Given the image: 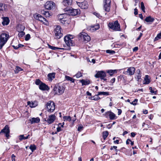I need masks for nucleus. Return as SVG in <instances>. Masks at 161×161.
<instances>
[{
    "label": "nucleus",
    "instance_id": "1",
    "mask_svg": "<svg viewBox=\"0 0 161 161\" xmlns=\"http://www.w3.org/2000/svg\"><path fill=\"white\" fill-rule=\"evenodd\" d=\"M74 38V36L71 35H69L65 36L64 38V41L67 46V48H61L58 47H53L49 45L50 48L54 50H57L58 49H67L70 50V47L73 45V41L72 40Z\"/></svg>",
    "mask_w": 161,
    "mask_h": 161
},
{
    "label": "nucleus",
    "instance_id": "2",
    "mask_svg": "<svg viewBox=\"0 0 161 161\" xmlns=\"http://www.w3.org/2000/svg\"><path fill=\"white\" fill-rule=\"evenodd\" d=\"M58 20L61 23L67 25L69 23L68 19L69 18V15L67 13L63 14H59L57 16Z\"/></svg>",
    "mask_w": 161,
    "mask_h": 161
},
{
    "label": "nucleus",
    "instance_id": "3",
    "mask_svg": "<svg viewBox=\"0 0 161 161\" xmlns=\"http://www.w3.org/2000/svg\"><path fill=\"white\" fill-rule=\"evenodd\" d=\"M9 37L8 34L6 33H3L0 35V49L6 44Z\"/></svg>",
    "mask_w": 161,
    "mask_h": 161
},
{
    "label": "nucleus",
    "instance_id": "4",
    "mask_svg": "<svg viewBox=\"0 0 161 161\" xmlns=\"http://www.w3.org/2000/svg\"><path fill=\"white\" fill-rule=\"evenodd\" d=\"M65 89V87L63 85L58 84L56 85L54 87L53 90L55 94L59 95L64 93Z\"/></svg>",
    "mask_w": 161,
    "mask_h": 161
},
{
    "label": "nucleus",
    "instance_id": "5",
    "mask_svg": "<svg viewBox=\"0 0 161 161\" xmlns=\"http://www.w3.org/2000/svg\"><path fill=\"white\" fill-rule=\"evenodd\" d=\"M108 26L110 28L114 31H121L120 24L117 20L114 22L109 23Z\"/></svg>",
    "mask_w": 161,
    "mask_h": 161
},
{
    "label": "nucleus",
    "instance_id": "6",
    "mask_svg": "<svg viewBox=\"0 0 161 161\" xmlns=\"http://www.w3.org/2000/svg\"><path fill=\"white\" fill-rule=\"evenodd\" d=\"M54 32L55 34L54 38L56 39H60L63 36V34L62 32V29L59 25H57L54 29Z\"/></svg>",
    "mask_w": 161,
    "mask_h": 161
},
{
    "label": "nucleus",
    "instance_id": "7",
    "mask_svg": "<svg viewBox=\"0 0 161 161\" xmlns=\"http://www.w3.org/2000/svg\"><path fill=\"white\" fill-rule=\"evenodd\" d=\"M45 106L47 111L49 112H53L55 109V104L51 101H49L47 103Z\"/></svg>",
    "mask_w": 161,
    "mask_h": 161
},
{
    "label": "nucleus",
    "instance_id": "8",
    "mask_svg": "<svg viewBox=\"0 0 161 161\" xmlns=\"http://www.w3.org/2000/svg\"><path fill=\"white\" fill-rule=\"evenodd\" d=\"M67 14L72 16H75L80 13V10L78 9H74L73 8H69V9H66Z\"/></svg>",
    "mask_w": 161,
    "mask_h": 161
},
{
    "label": "nucleus",
    "instance_id": "9",
    "mask_svg": "<svg viewBox=\"0 0 161 161\" xmlns=\"http://www.w3.org/2000/svg\"><path fill=\"white\" fill-rule=\"evenodd\" d=\"M78 37L86 42L89 41L91 39L90 36L88 35L87 34L84 32L80 33L78 35Z\"/></svg>",
    "mask_w": 161,
    "mask_h": 161
},
{
    "label": "nucleus",
    "instance_id": "10",
    "mask_svg": "<svg viewBox=\"0 0 161 161\" xmlns=\"http://www.w3.org/2000/svg\"><path fill=\"white\" fill-rule=\"evenodd\" d=\"M103 9L107 12H109L111 8V0H104Z\"/></svg>",
    "mask_w": 161,
    "mask_h": 161
},
{
    "label": "nucleus",
    "instance_id": "11",
    "mask_svg": "<svg viewBox=\"0 0 161 161\" xmlns=\"http://www.w3.org/2000/svg\"><path fill=\"white\" fill-rule=\"evenodd\" d=\"M34 18L37 20H38L42 22L43 23L46 25H49V22L45 18H43L42 15L40 14H37L35 15Z\"/></svg>",
    "mask_w": 161,
    "mask_h": 161
},
{
    "label": "nucleus",
    "instance_id": "12",
    "mask_svg": "<svg viewBox=\"0 0 161 161\" xmlns=\"http://www.w3.org/2000/svg\"><path fill=\"white\" fill-rule=\"evenodd\" d=\"M135 71V69L134 67H130L128 68L127 70L124 71L123 73L125 75H131L134 74Z\"/></svg>",
    "mask_w": 161,
    "mask_h": 161
},
{
    "label": "nucleus",
    "instance_id": "13",
    "mask_svg": "<svg viewBox=\"0 0 161 161\" xmlns=\"http://www.w3.org/2000/svg\"><path fill=\"white\" fill-rule=\"evenodd\" d=\"M56 118L55 114L50 115L48 116L47 119H45V121L48 125H49L54 122L56 119Z\"/></svg>",
    "mask_w": 161,
    "mask_h": 161
},
{
    "label": "nucleus",
    "instance_id": "14",
    "mask_svg": "<svg viewBox=\"0 0 161 161\" xmlns=\"http://www.w3.org/2000/svg\"><path fill=\"white\" fill-rule=\"evenodd\" d=\"M3 133L5 134V136L7 138H8L9 136L10 130L9 127L8 125H6L4 128L1 130L0 134Z\"/></svg>",
    "mask_w": 161,
    "mask_h": 161
},
{
    "label": "nucleus",
    "instance_id": "15",
    "mask_svg": "<svg viewBox=\"0 0 161 161\" xmlns=\"http://www.w3.org/2000/svg\"><path fill=\"white\" fill-rule=\"evenodd\" d=\"M105 116L107 118L109 117L111 120H113L116 119L115 114L111 111L107 112L105 114Z\"/></svg>",
    "mask_w": 161,
    "mask_h": 161
},
{
    "label": "nucleus",
    "instance_id": "16",
    "mask_svg": "<svg viewBox=\"0 0 161 161\" xmlns=\"http://www.w3.org/2000/svg\"><path fill=\"white\" fill-rule=\"evenodd\" d=\"M55 4L52 1H47L45 5V7L47 9H51L54 7Z\"/></svg>",
    "mask_w": 161,
    "mask_h": 161
},
{
    "label": "nucleus",
    "instance_id": "17",
    "mask_svg": "<svg viewBox=\"0 0 161 161\" xmlns=\"http://www.w3.org/2000/svg\"><path fill=\"white\" fill-rule=\"evenodd\" d=\"M106 73L103 71H98L95 75V77L97 78H100L101 79H103V77H106Z\"/></svg>",
    "mask_w": 161,
    "mask_h": 161
},
{
    "label": "nucleus",
    "instance_id": "18",
    "mask_svg": "<svg viewBox=\"0 0 161 161\" xmlns=\"http://www.w3.org/2000/svg\"><path fill=\"white\" fill-rule=\"evenodd\" d=\"M76 3L82 9H85L88 8V4L86 1L81 3L76 2Z\"/></svg>",
    "mask_w": 161,
    "mask_h": 161
},
{
    "label": "nucleus",
    "instance_id": "19",
    "mask_svg": "<svg viewBox=\"0 0 161 161\" xmlns=\"http://www.w3.org/2000/svg\"><path fill=\"white\" fill-rule=\"evenodd\" d=\"M72 0H64L63 4L65 7H69L72 4Z\"/></svg>",
    "mask_w": 161,
    "mask_h": 161
},
{
    "label": "nucleus",
    "instance_id": "20",
    "mask_svg": "<svg viewBox=\"0 0 161 161\" xmlns=\"http://www.w3.org/2000/svg\"><path fill=\"white\" fill-rule=\"evenodd\" d=\"M2 19H3L2 23L3 25H8L9 22V20L8 17H2Z\"/></svg>",
    "mask_w": 161,
    "mask_h": 161
},
{
    "label": "nucleus",
    "instance_id": "21",
    "mask_svg": "<svg viewBox=\"0 0 161 161\" xmlns=\"http://www.w3.org/2000/svg\"><path fill=\"white\" fill-rule=\"evenodd\" d=\"M39 88L40 90H47L48 89V86L42 82L39 85Z\"/></svg>",
    "mask_w": 161,
    "mask_h": 161
},
{
    "label": "nucleus",
    "instance_id": "22",
    "mask_svg": "<svg viewBox=\"0 0 161 161\" xmlns=\"http://www.w3.org/2000/svg\"><path fill=\"white\" fill-rule=\"evenodd\" d=\"M27 104L31 108H33L36 107L38 105V103L36 101L31 102L28 101L27 102Z\"/></svg>",
    "mask_w": 161,
    "mask_h": 161
},
{
    "label": "nucleus",
    "instance_id": "23",
    "mask_svg": "<svg viewBox=\"0 0 161 161\" xmlns=\"http://www.w3.org/2000/svg\"><path fill=\"white\" fill-rule=\"evenodd\" d=\"M145 20L147 22L149 23V24H151L154 20V19L152 18L150 16H149L147 17L145 19Z\"/></svg>",
    "mask_w": 161,
    "mask_h": 161
},
{
    "label": "nucleus",
    "instance_id": "24",
    "mask_svg": "<svg viewBox=\"0 0 161 161\" xmlns=\"http://www.w3.org/2000/svg\"><path fill=\"white\" fill-rule=\"evenodd\" d=\"M99 28V25H97L96 26H92L88 28L89 31L91 32H94L98 30Z\"/></svg>",
    "mask_w": 161,
    "mask_h": 161
},
{
    "label": "nucleus",
    "instance_id": "25",
    "mask_svg": "<svg viewBox=\"0 0 161 161\" xmlns=\"http://www.w3.org/2000/svg\"><path fill=\"white\" fill-rule=\"evenodd\" d=\"M30 121L31 122V124H33L35 123H38L40 121V119L38 117L36 118H32L31 119H30Z\"/></svg>",
    "mask_w": 161,
    "mask_h": 161
},
{
    "label": "nucleus",
    "instance_id": "26",
    "mask_svg": "<svg viewBox=\"0 0 161 161\" xmlns=\"http://www.w3.org/2000/svg\"><path fill=\"white\" fill-rule=\"evenodd\" d=\"M55 73H53L49 74L47 75V77L49 80L52 81L53 79L55 78Z\"/></svg>",
    "mask_w": 161,
    "mask_h": 161
},
{
    "label": "nucleus",
    "instance_id": "27",
    "mask_svg": "<svg viewBox=\"0 0 161 161\" xmlns=\"http://www.w3.org/2000/svg\"><path fill=\"white\" fill-rule=\"evenodd\" d=\"M117 70L116 69H110L108 70L107 71V72L109 73V75L111 76H112L115 73H116L117 72Z\"/></svg>",
    "mask_w": 161,
    "mask_h": 161
},
{
    "label": "nucleus",
    "instance_id": "28",
    "mask_svg": "<svg viewBox=\"0 0 161 161\" xmlns=\"http://www.w3.org/2000/svg\"><path fill=\"white\" fill-rule=\"evenodd\" d=\"M30 137V135H28L26 136H24V135H20L19 136V140L20 141H22L23 140H25L28 139Z\"/></svg>",
    "mask_w": 161,
    "mask_h": 161
},
{
    "label": "nucleus",
    "instance_id": "29",
    "mask_svg": "<svg viewBox=\"0 0 161 161\" xmlns=\"http://www.w3.org/2000/svg\"><path fill=\"white\" fill-rule=\"evenodd\" d=\"M149 90H150V92L152 93H153L155 95L157 93V91L155 88H153L151 87L149 88Z\"/></svg>",
    "mask_w": 161,
    "mask_h": 161
},
{
    "label": "nucleus",
    "instance_id": "30",
    "mask_svg": "<svg viewBox=\"0 0 161 161\" xmlns=\"http://www.w3.org/2000/svg\"><path fill=\"white\" fill-rule=\"evenodd\" d=\"M144 81L145 82L144 84H148L150 82V80L149 79V76L148 75H145Z\"/></svg>",
    "mask_w": 161,
    "mask_h": 161
},
{
    "label": "nucleus",
    "instance_id": "31",
    "mask_svg": "<svg viewBox=\"0 0 161 161\" xmlns=\"http://www.w3.org/2000/svg\"><path fill=\"white\" fill-rule=\"evenodd\" d=\"M81 82V83L82 85H88L90 83V81L89 80H80Z\"/></svg>",
    "mask_w": 161,
    "mask_h": 161
},
{
    "label": "nucleus",
    "instance_id": "32",
    "mask_svg": "<svg viewBox=\"0 0 161 161\" xmlns=\"http://www.w3.org/2000/svg\"><path fill=\"white\" fill-rule=\"evenodd\" d=\"M108 135V131H105L103 132V137L104 140H105Z\"/></svg>",
    "mask_w": 161,
    "mask_h": 161
},
{
    "label": "nucleus",
    "instance_id": "33",
    "mask_svg": "<svg viewBox=\"0 0 161 161\" xmlns=\"http://www.w3.org/2000/svg\"><path fill=\"white\" fill-rule=\"evenodd\" d=\"M65 78L66 80L70 81L74 83L75 82V79L69 76L66 75L65 76Z\"/></svg>",
    "mask_w": 161,
    "mask_h": 161
},
{
    "label": "nucleus",
    "instance_id": "34",
    "mask_svg": "<svg viewBox=\"0 0 161 161\" xmlns=\"http://www.w3.org/2000/svg\"><path fill=\"white\" fill-rule=\"evenodd\" d=\"M22 70H23V69H22L19 67V66H16L14 72L15 73H17L21 71Z\"/></svg>",
    "mask_w": 161,
    "mask_h": 161
},
{
    "label": "nucleus",
    "instance_id": "35",
    "mask_svg": "<svg viewBox=\"0 0 161 161\" xmlns=\"http://www.w3.org/2000/svg\"><path fill=\"white\" fill-rule=\"evenodd\" d=\"M63 119L64 121H70L71 120V118L70 117V116H64L63 117Z\"/></svg>",
    "mask_w": 161,
    "mask_h": 161
},
{
    "label": "nucleus",
    "instance_id": "36",
    "mask_svg": "<svg viewBox=\"0 0 161 161\" xmlns=\"http://www.w3.org/2000/svg\"><path fill=\"white\" fill-rule=\"evenodd\" d=\"M24 46V45L21 44H19L17 46H15V45H13L12 47L15 49H17L19 48L22 47Z\"/></svg>",
    "mask_w": 161,
    "mask_h": 161
},
{
    "label": "nucleus",
    "instance_id": "37",
    "mask_svg": "<svg viewBox=\"0 0 161 161\" xmlns=\"http://www.w3.org/2000/svg\"><path fill=\"white\" fill-rule=\"evenodd\" d=\"M25 27L24 26L22 25H20L18 26L17 28V30L18 31H23L25 29Z\"/></svg>",
    "mask_w": 161,
    "mask_h": 161
},
{
    "label": "nucleus",
    "instance_id": "38",
    "mask_svg": "<svg viewBox=\"0 0 161 161\" xmlns=\"http://www.w3.org/2000/svg\"><path fill=\"white\" fill-rule=\"evenodd\" d=\"M82 76V73L80 72L79 71L78 73L75 75L74 77H76L77 78H78Z\"/></svg>",
    "mask_w": 161,
    "mask_h": 161
},
{
    "label": "nucleus",
    "instance_id": "39",
    "mask_svg": "<svg viewBox=\"0 0 161 161\" xmlns=\"http://www.w3.org/2000/svg\"><path fill=\"white\" fill-rule=\"evenodd\" d=\"M103 95L108 96L109 95L108 92H100L98 93V95Z\"/></svg>",
    "mask_w": 161,
    "mask_h": 161
},
{
    "label": "nucleus",
    "instance_id": "40",
    "mask_svg": "<svg viewBox=\"0 0 161 161\" xmlns=\"http://www.w3.org/2000/svg\"><path fill=\"white\" fill-rule=\"evenodd\" d=\"M19 32V33L18 34V36L20 38L23 37L25 34V33L23 31H18Z\"/></svg>",
    "mask_w": 161,
    "mask_h": 161
},
{
    "label": "nucleus",
    "instance_id": "41",
    "mask_svg": "<svg viewBox=\"0 0 161 161\" xmlns=\"http://www.w3.org/2000/svg\"><path fill=\"white\" fill-rule=\"evenodd\" d=\"M137 74L136 75L137 78L138 80L141 79V74L140 73V71L139 69H138L137 70Z\"/></svg>",
    "mask_w": 161,
    "mask_h": 161
},
{
    "label": "nucleus",
    "instance_id": "42",
    "mask_svg": "<svg viewBox=\"0 0 161 161\" xmlns=\"http://www.w3.org/2000/svg\"><path fill=\"white\" fill-rule=\"evenodd\" d=\"M42 14L45 15L46 17H49L50 16L49 12L47 11H42Z\"/></svg>",
    "mask_w": 161,
    "mask_h": 161
},
{
    "label": "nucleus",
    "instance_id": "43",
    "mask_svg": "<svg viewBox=\"0 0 161 161\" xmlns=\"http://www.w3.org/2000/svg\"><path fill=\"white\" fill-rule=\"evenodd\" d=\"M30 148L33 152L36 149V147L35 145H31L30 147Z\"/></svg>",
    "mask_w": 161,
    "mask_h": 161
},
{
    "label": "nucleus",
    "instance_id": "44",
    "mask_svg": "<svg viewBox=\"0 0 161 161\" xmlns=\"http://www.w3.org/2000/svg\"><path fill=\"white\" fill-rule=\"evenodd\" d=\"M141 7L142 10L144 12H145V7L144 5V3L143 2H141Z\"/></svg>",
    "mask_w": 161,
    "mask_h": 161
},
{
    "label": "nucleus",
    "instance_id": "45",
    "mask_svg": "<svg viewBox=\"0 0 161 161\" xmlns=\"http://www.w3.org/2000/svg\"><path fill=\"white\" fill-rule=\"evenodd\" d=\"M5 9L4 5L3 4L0 3V12L3 11Z\"/></svg>",
    "mask_w": 161,
    "mask_h": 161
},
{
    "label": "nucleus",
    "instance_id": "46",
    "mask_svg": "<svg viewBox=\"0 0 161 161\" xmlns=\"http://www.w3.org/2000/svg\"><path fill=\"white\" fill-rule=\"evenodd\" d=\"M128 141L130 142V144L131 146H133L134 145V142L132 141L130 139H128L126 141V144H129V142H128Z\"/></svg>",
    "mask_w": 161,
    "mask_h": 161
},
{
    "label": "nucleus",
    "instance_id": "47",
    "mask_svg": "<svg viewBox=\"0 0 161 161\" xmlns=\"http://www.w3.org/2000/svg\"><path fill=\"white\" fill-rule=\"evenodd\" d=\"M137 101L138 99H135L132 102L130 103V104L133 105H136L137 104Z\"/></svg>",
    "mask_w": 161,
    "mask_h": 161
},
{
    "label": "nucleus",
    "instance_id": "48",
    "mask_svg": "<svg viewBox=\"0 0 161 161\" xmlns=\"http://www.w3.org/2000/svg\"><path fill=\"white\" fill-rule=\"evenodd\" d=\"M106 52L108 53L114 54L115 53V52L114 50H107L106 51Z\"/></svg>",
    "mask_w": 161,
    "mask_h": 161
},
{
    "label": "nucleus",
    "instance_id": "49",
    "mask_svg": "<svg viewBox=\"0 0 161 161\" xmlns=\"http://www.w3.org/2000/svg\"><path fill=\"white\" fill-rule=\"evenodd\" d=\"M122 79H124V77L123 75H120L118 77V81H120Z\"/></svg>",
    "mask_w": 161,
    "mask_h": 161
},
{
    "label": "nucleus",
    "instance_id": "50",
    "mask_svg": "<svg viewBox=\"0 0 161 161\" xmlns=\"http://www.w3.org/2000/svg\"><path fill=\"white\" fill-rule=\"evenodd\" d=\"M94 14L97 16V18H100L101 17V16H100V14L99 13L97 12H95L94 13Z\"/></svg>",
    "mask_w": 161,
    "mask_h": 161
},
{
    "label": "nucleus",
    "instance_id": "51",
    "mask_svg": "<svg viewBox=\"0 0 161 161\" xmlns=\"http://www.w3.org/2000/svg\"><path fill=\"white\" fill-rule=\"evenodd\" d=\"M41 83L42 82L39 79L36 80L35 81V84L36 85H40Z\"/></svg>",
    "mask_w": 161,
    "mask_h": 161
},
{
    "label": "nucleus",
    "instance_id": "52",
    "mask_svg": "<svg viewBox=\"0 0 161 161\" xmlns=\"http://www.w3.org/2000/svg\"><path fill=\"white\" fill-rule=\"evenodd\" d=\"M30 38V36L29 34L26 35L25 40L26 41L28 40Z\"/></svg>",
    "mask_w": 161,
    "mask_h": 161
},
{
    "label": "nucleus",
    "instance_id": "53",
    "mask_svg": "<svg viewBox=\"0 0 161 161\" xmlns=\"http://www.w3.org/2000/svg\"><path fill=\"white\" fill-rule=\"evenodd\" d=\"M134 14L135 15H136L138 14V10L136 8H135L134 9Z\"/></svg>",
    "mask_w": 161,
    "mask_h": 161
},
{
    "label": "nucleus",
    "instance_id": "54",
    "mask_svg": "<svg viewBox=\"0 0 161 161\" xmlns=\"http://www.w3.org/2000/svg\"><path fill=\"white\" fill-rule=\"evenodd\" d=\"M118 115H120V114H121L122 113V110L121 109H118Z\"/></svg>",
    "mask_w": 161,
    "mask_h": 161
},
{
    "label": "nucleus",
    "instance_id": "55",
    "mask_svg": "<svg viewBox=\"0 0 161 161\" xmlns=\"http://www.w3.org/2000/svg\"><path fill=\"white\" fill-rule=\"evenodd\" d=\"M142 33H141L139 36L136 39V40L137 41L139 40L140 39L141 37L142 36Z\"/></svg>",
    "mask_w": 161,
    "mask_h": 161
},
{
    "label": "nucleus",
    "instance_id": "56",
    "mask_svg": "<svg viewBox=\"0 0 161 161\" xmlns=\"http://www.w3.org/2000/svg\"><path fill=\"white\" fill-rule=\"evenodd\" d=\"M136 135V133H135L134 132H131V137H134Z\"/></svg>",
    "mask_w": 161,
    "mask_h": 161
},
{
    "label": "nucleus",
    "instance_id": "57",
    "mask_svg": "<svg viewBox=\"0 0 161 161\" xmlns=\"http://www.w3.org/2000/svg\"><path fill=\"white\" fill-rule=\"evenodd\" d=\"M83 127L82 126H79L78 128V130L79 131H81Z\"/></svg>",
    "mask_w": 161,
    "mask_h": 161
},
{
    "label": "nucleus",
    "instance_id": "58",
    "mask_svg": "<svg viewBox=\"0 0 161 161\" xmlns=\"http://www.w3.org/2000/svg\"><path fill=\"white\" fill-rule=\"evenodd\" d=\"M138 50V47H134L133 49V51H134V52H136V51H137Z\"/></svg>",
    "mask_w": 161,
    "mask_h": 161
},
{
    "label": "nucleus",
    "instance_id": "59",
    "mask_svg": "<svg viewBox=\"0 0 161 161\" xmlns=\"http://www.w3.org/2000/svg\"><path fill=\"white\" fill-rule=\"evenodd\" d=\"M57 132H59L62 130L61 127H60L59 126H58V127L57 128Z\"/></svg>",
    "mask_w": 161,
    "mask_h": 161
},
{
    "label": "nucleus",
    "instance_id": "60",
    "mask_svg": "<svg viewBox=\"0 0 161 161\" xmlns=\"http://www.w3.org/2000/svg\"><path fill=\"white\" fill-rule=\"evenodd\" d=\"M157 36L158 38H161V31L160 33L158 34Z\"/></svg>",
    "mask_w": 161,
    "mask_h": 161
},
{
    "label": "nucleus",
    "instance_id": "61",
    "mask_svg": "<svg viewBox=\"0 0 161 161\" xmlns=\"http://www.w3.org/2000/svg\"><path fill=\"white\" fill-rule=\"evenodd\" d=\"M115 79L114 78L112 79L111 80V82H112V83H113L115 82Z\"/></svg>",
    "mask_w": 161,
    "mask_h": 161
},
{
    "label": "nucleus",
    "instance_id": "62",
    "mask_svg": "<svg viewBox=\"0 0 161 161\" xmlns=\"http://www.w3.org/2000/svg\"><path fill=\"white\" fill-rule=\"evenodd\" d=\"M143 113L144 114H147L148 113V111L147 110H145L143 111Z\"/></svg>",
    "mask_w": 161,
    "mask_h": 161
},
{
    "label": "nucleus",
    "instance_id": "63",
    "mask_svg": "<svg viewBox=\"0 0 161 161\" xmlns=\"http://www.w3.org/2000/svg\"><path fill=\"white\" fill-rule=\"evenodd\" d=\"M114 143L116 144H119V140H117L115 141H114Z\"/></svg>",
    "mask_w": 161,
    "mask_h": 161
},
{
    "label": "nucleus",
    "instance_id": "64",
    "mask_svg": "<svg viewBox=\"0 0 161 161\" xmlns=\"http://www.w3.org/2000/svg\"><path fill=\"white\" fill-rule=\"evenodd\" d=\"M139 17L142 19H143V17L142 14H139Z\"/></svg>",
    "mask_w": 161,
    "mask_h": 161
}]
</instances>
